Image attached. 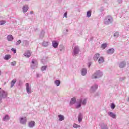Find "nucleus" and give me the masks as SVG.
I'll return each instance as SVG.
<instances>
[{"instance_id":"39","label":"nucleus","mask_w":129,"mask_h":129,"mask_svg":"<svg viewBox=\"0 0 129 129\" xmlns=\"http://www.w3.org/2000/svg\"><path fill=\"white\" fill-rule=\"evenodd\" d=\"M125 79V77H122L119 78V81H123Z\"/></svg>"},{"instance_id":"20","label":"nucleus","mask_w":129,"mask_h":129,"mask_svg":"<svg viewBox=\"0 0 129 129\" xmlns=\"http://www.w3.org/2000/svg\"><path fill=\"white\" fill-rule=\"evenodd\" d=\"M125 66V62L124 61H122L119 63V67L120 68H123Z\"/></svg>"},{"instance_id":"42","label":"nucleus","mask_w":129,"mask_h":129,"mask_svg":"<svg viewBox=\"0 0 129 129\" xmlns=\"http://www.w3.org/2000/svg\"><path fill=\"white\" fill-rule=\"evenodd\" d=\"M91 66V62H89L88 63V67H89V68H90Z\"/></svg>"},{"instance_id":"6","label":"nucleus","mask_w":129,"mask_h":129,"mask_svg":"<svg viewBox=\"0 0 129 129\" xmlns=\"http://www.w3.org/2000/svg\"><path fill=\"white\" fill-rule=\"evenodd\" d=\"M37 66H38V62L37 61V60H32L31 62V68L32 69H35V68H37Z\"/></svg>"},{"instance_id":"36","label":"nucleus","mask_w":129,"mask_h":129,"mask_svg":"<svg viewBox=\"0 0 129 129\" xmlns=\"http://www.w3.org/2000/svg\"><path fill=\"white\" fill-rule=\"evenodd\" d=\"M111 108L112 109H114V108H115V105H114L113 103H112L111 104Z\"/></svg>"},{"instance_id":"8","label":"nucleus","mask_w":129,"mask_h":129,"mask_svg":"<svg viewBox=\"0 0 129 129\" xmlns=\"http://www.w3.org/2000/svg\"><path fill=\"white\" fill-rule=\"evenodd\" d=\"M52 45L53 48H58V45H59V42L57 41L53 40L52 41Z\"/></svg>"},{"instance_id":"37","label":"nucleus","mask_w":129,"mask_h":129,"mask_svg":"<svg viewBox=\"0 0 129 129\" xmlns=\"http://www.w3.org/2000/svg\"><path fill=\"white\" fill-rule=\"evenodd\" d=\"M22 43V41L21 40H18L17 42H16V45H20Z\"/></svg>"},{"instance_id":"26","label":"nucleus","mask_w":129,"mask_h":129,"mask_svg":"<svg viewBox=\"0 0 129 129\" xmlns=\"http://www.w3.org/2000/svg\"><path fill=\"white\" fill-rule=\"evenodd\" d=\"M60 82L59 80H56L54 81V84L56 85V86H59L60 85Z\"/></svg>"},{"instance_id":"18","label":"nucleus","mask_w":129,"mask_h":129,"mask_svg":"<svg viewBox=\"0 0 129 129\" xmlns=\"http://www.w3.org/2000/svg\"><path fill=\"white\" fill-rule=\"evenodd\" d=\"M58 120H59V121H62L63 120H64L65 117H64V115H58Z\"/></svg>"},{"instance_id":"46","label":"nucleus","mask_w":129,"mask_h":129,"mask_svg":"<svg viewBox=\"0 0 129 129\" xmlns=\"http://www.w3.org/2000/svg\"><path fill=\"white\" fill-rule=\"evenodd\" d=\"M37 77H39V75H37Z\"/></svg>"},{"instance_id":"16","label":"nucleus","mask_w":129,"mask_h":129,"mask_svg":"<svg viewBox=\"0 0 129 129\" xmlns=\"http://www.w3.org/2000/svg\"><path fill=\"white\" fill-rule=\"evenodd\" d=\"M104 62V58L103 57L101 56L98 59V63L99 64H102Z\"/></svg>"},{"instance_id":"48","label":"nucleus","mask_w":129,"mask_h":129,"mask_svg":"<svg viewBox=\"0 0 129 129\" xmlns=\"http://www.w3.org/2000/svg\"><path fill=\"white\" fill-rule=\"evenodd\" d=\"M24 42H27V41H24Z\"/></svg>"},{"instance_id":"24","label":"nucleus","mask_w":129,"mask_h":129,"mask_svg":"<svg viewBox=\"0 0 129 129\" xmlns=\"http://www.w3.org/2000/svg\"><path fill=\"white\" fill-rule=\"evenodd\" d=\"M114 52V49L113 48L110 49L107 51V53L109 54L110 55H111V54H113V52Z\"/></svg>"},{"instance_id":"27","label":"nucleus","mask_w":129,"mask_h":129,"mask_svg":"<svg viewBox=\"0 0 129 129\" xmlns=\"http://www.w3.org/2000/svg\"><path fill=\"white\" fill-rule=\"evenodd\" d=\"M48 45H49V44L48 43V42L44 41L42 43V46H43V47H47Z\"/></svg>"},{"instance_id":"29","label":"nucleus","mask_w":129,"mask_h":129,"mask_svg":"<svg viewBox=\"0 0 129 129\" xmlns=\"http://www.w3.org/2000/svg\"><path fill=\"white\" fill-rule=\"evenodd\" d=\"M106 47H107V44L106 43L103 44L101 45V48L102 49H105Z\"/></svg>"},{"instance_id":"32","label":"nucleus","mask_w":129,"mask_h":129,"mask_svg":"<svg viewBox=\"0 0 129 129\" xmlns=\"http://www.w3.org/2000/svg\"><path fill=\"white\" fill-rule=\"evenodd\" d=\"M59 50L62 52V51H64V47L63 45H60L59 46Z\"/></svg>"},{"instance_id":"15","label":"nucleus","mask_w":129,"mask_h":129,"mask_svg":"<svg viewBox=\"0 0 129 129\" xmlns=\"http://www.w3.org/2000/svg\"><path fill=\"white\" fill-rule=\"evenodd\" d=\"M24 55L27 58H29L31 56V52H30V51H27Z\"/></svg>"},{"instance_id":"1","label":"nucleus","mask_w":129,"mask_h":129,"mask_svg":"<svg viewBox=\"0 0 129 129\" xmlns=\"http://www.w3.org/2000/svg\"><path fill=\"white\" fill-rule=\"evenodd\" d=\"M87 102V100L86 99H78L76 101V98L75 97L72 98L71 100L70 105L71 106L74 104L75 103V107L76 108H80L81 107V104L83 105H86Z\"/></svg>"},{"instance_id":"43","label":"nucleus","mask_w":129,"mask_h":129,"mask_svg":"<svg viewBox=\"0 0 129 129\" xmlns=\"http://www.w3.org/2000/svg\"><path fill=\"white\" fill-rule=\"evenodd\" d=\"M3 98H2V97H0V103H2V99Z\"/></svg>"},{"instance_id":"22","label":"nucleus","mask_w":129,"mask_h":129,"mask_svg":"<svg viewBox=\"0 0 129 129\" xmlns=\"http://www.w3.org/2000/svg\"><path fill=\"white\" fill-rule=\"evenodd\" d=\"M78 121L81 122L82 121V114L81 113H80L78 116Z\"/></svg>"},{"instance_id":"38","label":"nucleus","mask_w":129,"mask_h":129,"mask_svg":"<svg viewBox=\"0 0 129 129\" xmlns=\"http://www.w3.org/2000/svg\"><path fill=\"white\" fill-rule=\"evenodd\" d=\"M17 64V62L16 61H13L11 62V65L12 66H15V65H16Z\"/></svg>"},{"instance_id":"13","label":"nucleus","mask_w":129,"mask_h":129,"mask_svg":"<svg viewBox=\"0 0 129 129\" xmlns=\"http://www.w3.org/2000/svg\"><path fill=\"white\" fill-rule=\"evenodd\" d=\"M36 123L34 121H31L28 123V126L29 127H34Z\"/></svg>"},{"instance_id":"17","label":"nucleus","mask_w":129,"mask_h":129,"mask_svg":"<svg viewBox=\"0 0 129 129\" xmlns=\"http://www.w3.org/2000/svg\"><path fill=\"white\" fill-rule=\"evenodd\" d=\"M28 10H29V6L28 5H25L23 7V11L24 13H27Z\"/></svg>"},{"instance_id":"2","label":"nucleus","mask_w":129,"mask_h":129,"mask_svg":"<svg viewBox=\"0 0 129 129\" xmlns=\"http://www.w3.org/2000/svg\"><path fill=\"white\" fill-rule=\"evenodd\" d=\"M72 49H73V53H72L73 55L74 56H77L78 54H79V52H80V48H79V46L75 44H74L72 47Z\"/></svg>"},{"instance_id":"9","label":"nucleus","mask_w":129,"mask_h":129,"mask_svg":"<svg viewBox=\"0 0 129 129\" xmlns=\"http://www.w3.org/2000/svg\"><path fill=\"white\" fill-rule=\"evenodd\" d=\"M97 88H98V86H97V85H94L93 86L91 87L90 89V92L92 93L94 92V91H95V90H96Z\"/></svg>"},{"instance_id":"44","label":"nucleus","mask_w":129,"mask_h":129,"mask_svg":"<svg viewBox=\"0 0 129 129\" xmlns=\"http://www.w3.org/2000/svg\"><path fill=\"white\" fill-rule=\"evenodd\" d=\"M30 14H34V12L33 11H31L30 12Z\"/></svg>"},{"instance_id":"25","label":"nucleus","mask_w":129,"mask_h":129,"mask_svg":"<svg viewBox=\"0 0 129 129\" xmlns=\"http://www.w3.org/2000/svg\"><path fill=\"white\" fill-rule=\"evenodd\" d=\"M16 82H17V80H13L11 83V87H14V85H15V83H16Z\"/></svg>"},{"instance_id":"5","label":"nucleus","mask_w":129,"mask_h":129,"mask_svg":"<svg viewBox=\"0 0 129 129\" xmlns=\"http://www.w3.org/2000/svg\"><path fill=\"white\" fill-rule=\"evenodd\" d=\"M8 96V92L4 90H0V97L2 98H6Z\"/></svg>"},{"instance_id":"31","label":"nucleus","mask_w":129,"mask_h":129,"mask_svg":"<svg viewBox=\"0 0 129 129\" xmlns=\"http://www.w3.org/2000/svg\"><path fill=\"white\" fill-rule=\"evenodd\" d=\"M5 23L6 21L5 20L0 21V26H3V25H5Z\"/></svg>"},{"instance_id":"30","label":"nucleus","mask_w":129,"mask_h":129,"mask_svg":"<svg viewBox=\"0 0 129 129\" xmlns=\"http://www.w3.org/2000/svg\"><path fill=\"white\" fill-rule=\"evenodd\" d=\"M73 127L75 128H77V127H80V125H78L76 123H74V125H73Z\"/></svg>"},{"instance_id":"12","label":"nucleus","mask_w":129,"mask_h":129,"mask_svg":"<svg viewBox=\"0 0 129 129\" xmlns=\"http://www.w3.org/2000/svg\"><path fill=\"white\" fill-rule=\"evenodd\" d=\"M108 114L110 117H112V118H116V115L112 112H109Z\"/></svg>"},{"instance_id":"19","label":"nucleus","mask_w":129,"mask_h":129,"mask_svg":"<svg viewBox=\"0 0 129 129\" xmlns=\"http://www.w3.org/2000/svg\"><path fill=\"white\" fill-rule=\"evenodd\" d=\"M7 38L8 41H11L14 40V37L12 35H8Z\"/></svg>"},{"instance_id":"40","label":"nucleus","mask_w":129,"mask_h":129,"mask_svg":"<svg viewBox=\"0 0 129 129\" xmlns=\"http://www.w3.org/2000/svg\"><path fill=\"white\" fill-rule=\"evenodd\" d=\"M11 50L13 52H14V54H16V53H17V50H16V49L12 48Z\"/></svg>"},{"instance_id":"23","label":"nucleus","mask_w":129,"mask_h":129,"mask_svg":"<svg viewBox=\"0 0 129 129\" xmlns=\"http://www.w3.org/2000/svg\"><path fill=\"white\" fill-rule=\"evenodd\" d=\"M12 58V55L10 54H6L4 57L5 60H9Z\"/></svg>"},{"instance_id":"28","label":"nucleus","mask_w":129,"mask_h":129,"mask_svg":"<svg viewBox=\"0 0 129 129\" xmlns=\"http://www.w3.org/2000/svg\"><path fill=\"white\" fill-rule=\"evenodd\" d=\"M87 18H90L91 17V11H88L87 13Z\"/></svg>"},{"instance_id":"10","label":"nucleus","mask_w":129,"mask_h":129,"mask_svg":"<svg viewBox=\"0 0 129 129\" xmlns=\"http://www.w3.org/2000/svg\"><path fill=\"white\" fill-rule=\"evenodd\" d=\"M20 122L22 124H26V123H27V118L26 117L20 118Z\"/></svg>"},{"instance_id":"3","label":"nucleus","mask_w":129,"mask_h":129,"mask_svg":"<svg viewBox=\"0 0 129 129\" xmlns=\"http://www.w3.org/2000/svg\"><path fill=\"white\" fill-rule=\"evenodd\" d=\"M102 75H103V74H102L101 71H98L92 75V79L100 78V77H102Z\"/></svg>"},{"instance_id":"21","label":"nucleus","mask_w":129,"mask_h":129,"mask_svg":"<svg viewBox=\"0 0 129 129\" xmlns=\"http://www.w3.org/2000/svg\"><path fill=\"white\" fill-rule=\"evenodd\" d=\"M9 119H10V116H9L8 115H5V116L3 117V119L4 121H7V120H9Z\"/></svg>"},{"instance_id":"33","label":"nucleus","mask_w":129,"mask_h":129,"mask_svg":"<svg viewBox=\"0 0 129 129\" xmlns=\"http://www.w3.org/2000/svg\"><path fill=\"white\" fill-rule=\"evenodd\" d=\"M118 32H116L115 33H114V37H115V38H117V37H118Z\"/></svg>"},{"instance_id":"35","label":"nucleus","mask_w":129,"mask_h":129,"mask_svg":"<svg viewBox=\"0 0 129 129\" xmlns=\"http://www.w3.org/2000/svg\"><path fill=\"white\" fill-rule=\"evenodd\" d=\"M101 127L102 129H108L106 125H104L103 126L101 125Z\"/></svg>"},{"instance_id":"7","label":"nucleus","mask_w":129,"mask_h":129,"mask_svg":"<svg viewBox=\"0 0 129 129\" xmlns=\"http://www.w3.org/2000/svg\"><path fill=\"white\" fill-rule=\"evenodd\" d=\"M26 91L28 94H30L32 93V88H31V86H30V84L26 83Z\"/></svg>"},{"instance_id":"34","label":"nucleus","mask_w":129,"mask_h":129,"mask_svg":"<svg viewBox=\"0 0 129 129\" xmlns=\"http://www.w3.org/2000/svg\"><path fill=\"white\" fill-rule=\"evenodd\" d=\"M46 69H47V66H44L41 68V70L42 71H45V70H46Z\"/></svg>"},{"instance_id":"11","label":"nucleus","mask_w":129,"mask_h":129,"mask_svg":"<svg viewBox=\"0 0 129 129\" xmlns=\"http://www.w3.org/2000/svg\"><path fill=\"white\" fill-rule=\"evenodd\" d=\"M82 75L85 76L87 74V69L86 68H83L81 71Z\"/></svg>"},{"instance_id":"41","label":"nucleus","mask_w":129,"mask_h":129,"mask_svg":"<svg viewBox=\"0 0 129 129\" xmlns=\"http://www.w3.org/2000/svg\"><path fill=\"white\" fill-rule=\"evenodd\" d=\"M64 17H66V18H67V12H66L64 15H63Z\"/></svg>"},{"instance_id":"4","label":"nucleus","mask_w":129,"mask_h":129,"mask_svg":"<svg viewBox=\"0 0 129 129\" xmlns=\"http://www.w3.org/2000/svg\"><path fill=\"white\" fill-rule=\"evenodd\" d=\"M113 21L112 17L110 16H108L105 19L104 24H105V25H109V24L112 23Z\"/></svg>"},{"instance_id":"45","label":"nucleus","mask_w":129,"mask_h":129,"mask_svg":"<svg viewBox=\"0 0 129 129\" xmlns=\"http://www.w3.org/2000/svg\"><path fill=\"white\" fill-rule=\"evenodd\" d=\"M2 74V72L0 71V75Z\"/></svg>"},{"instance_id":"14","label":"nucleus","mask_w":129,"mask_h":129,"mask_svg":"<svg viewBox=\"0 0 129 129\" xmlns=\"http://www.w3.org/2000/svg\"><path fill=\"white\" fill-rule=\"evenodd\" d=\"M100 56V54L99 53L95 54L93 57V59H94V61H97V60H98V58H99Z\"/></svg>"},{"instance_id":"47","label":"nucleus","mask_w":129,"mask_h":129,"mask_svg":"<svg viewBox=\"0 0 129 129\" xmlns=\"http://www.w3.org/2000/svg\"><path fill=\"white\" fill-rule=\"evenodd\" d=\"M66 31H67V32H68V30H67Z\"/></svg>"}]
</instances>
